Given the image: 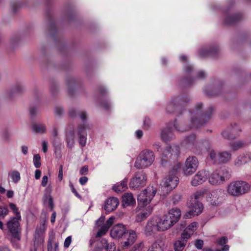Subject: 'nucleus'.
Wrapping results in <instances>:
<instances>
[{
    "label": "nucleus",
    "mask_w": 251,
    "mask_h": 251,
    "mask_svg": "<svg viewBox=\"0 0 251 251\" xmlns=\"http://www.w3.org/2000/svg\"><path fill=\"white\" fill-rule=\"evenodd\" d=\"M151 120L149 118H145L144 121V126L146 129H148L151 126Z\"/></svg>",
    "instance_id": "e2e57ef3"
},
{
    "label": "nucleus",
    "mask_w": 251,
    "mask_h": 251,
    "mask_svg": "<svg viewBox=\"0 0 251 251\" xmlns=\"http://www.w3.org/2000/svg\"><path fill=\"white\" fill-rule=\"evenodd\" d=\"M48 182V177L47 176H44L42 177L41 185L43 187H46Z\"/></svg>",
    "instance_id": "774afa93"
},
{
    "label": "nucleus",
    "mask_w": 251,
    "mask_h": 251,
    "mask_svg": "<svg viewBox=\"0 0 251 251\" xmlns=\"http://www.w3.org/2000/svg\"><path fill=\"white\" fill-rule=\"evenodd\" d=\"M181 145L182 146L195 151L197 147L196 135L192 134L186 137L181 142Z\"/></svg>",
    "instance_id": "a211bd4d"
},
{
    "label": "nucleus",
    "mask_w": 251,
    "mask_h": 251,
    "mask_svg": "<svg viewBox=\"0 0 251 251\" xmlns=\"http://www.w3.org/2000/svg\"><path fill=\"white\" fill-rule=\"evenodd\" d=\"M135 203V200L131 193H126L122 198V204L124 206L132 205Z\"/></svg>",
    "instance_id": "7c9ffc66"
},
{
    "label": "nucleus",
    "mask_w": 251,
    "mask_h": 251,
    "mask_svg": "<svg viewBox=\"0 0 251 251\" xmlns=\"http://www.w3.org/2000/svg\"><path fill=\"white\" fill-rule=\"evenodd\" d=\"M180 153V148L178 145L167 146L163 151L161 155L162 164L169 161L171 159H176Z\"/></svg>",
    "instance_id": "9b49d317"
},
{
    "label": "nucleus",
    "mask_w": 251,
    "mask_h": 251,
    "mask_svg": "<svg viewBox=\"0 0 251 251\" xmlns=\"http://www.w3.org/2000/svg\"><path fill=\"white\" fill-rule=\"evenodd\" d=\"M206 76L207 75L204 71H200L197 73L196 77L198 79H203L205 78Z\"/></svg>",
    "instance_id": "864d4df0"
},
{
    "label": "nucleus",
    "mask_w": 251,
    "mask_h": 251,
    "mask_svg": "<svg viewBox=\"0 0 251 251\" xmlns=\"http://www.w3.org/2000/svg\"><path fill=\"white\" fill-rule=\"evenodd\" d=\"M111 236L113 238L121 239L122 247L127 249L132 245L137 239V235L135 231L127 230L125 226L119 224L115 225L111 230Z\"/></svg>",
    "instance_id": "f03ea898"
},
{
    "label": "nucleus",
    "mask_w": 251,
    "mask_h": 251,
    "mask_svg": "<svg viewBox=\"0 0 251 251\" xmlns=\"http://www.w3.org/2000/svg\"><path fill=\"white\" fill-rule=\"evenodd\" d=\"M100 105L105 110H108L110 107V104L106 99L99 100Z\"/></svg>",
    "instance_id": "79ce46f5"
},
{
    "label": "nucleus",
    "mask_w": 251,
    "mask_h": 251,
    "mask_svg": "<svg viewBox=\"0 0 251 251\" xmlns=\"http://www.w3.org/2000/svg\"><path fill=\"white\" fill-rule=\"evenodd\" d=\"M12 237H10V241H11V242L12 243V246H13V247L16 248V249H18L20 248V244L17 243V241H20V240H18V239H15V240H12Z\"/></svg>",
    "instance_id": "0e129e2a"
},
{
    "label": "nucleus",
    "mask_w": 251,
    "mask_h": 251,
    "mask_svg": "<svg viewBox=\"0 0 251 251\" xmlns=\"http://www.w3.org/2000/svg\"><path fill=\"white\" fill-rule=\"evenodd\" d=\"M54 237L53 236H50L48 241L47 250L48 251H52V243Z\"/></svg>",
    "instance_id": "49530a36"
},
{
    "label": "nucleus",
    "mask_w": 251,
    "mask_h": 251,
    "mask_svg": "<svg viewBox=\"0 0 251 251\" xmlns=\"http://www.w3.org/2000/svg\"><path fill=\"white\" fill-rule=\"evenodd\" d=\"M208 155L214 164L226 163L231 159V154L227 151L217 154L213 150H210Z\"/></svg>",
    "instance_id": "ddd939ff"
},
{
    "label": "nucleus",
    "mask_w": 251,
    "mask_h": 251,
    "mask_svg": "<svg viewBox=\"0 0 251 251\" xmlns=\"http://www.w3.org/2000/svg\"><path fill=\"white\" fill-rule=\"evenodd\" d=\"M207 179V173L204 170L199 171L192 178L191 181L192 185L197 186L202 184Z\"/></svg>",
    "instance_id": "4be33fe9"
},
{
    "label": "nucleus",
    "mask_w": 251,
    "mask_h": 251,
    "mask_svg": "<svg viewBox=\"0 0 251 251\" xmlns=\"http://www.w3.org/2000/svg\"><path fill=\"white\" fill-rule=\"evenodd\" d=\"M204 192L202 191H197L194 194V197L195 199L194 201H197L200 197L203 196Z\"/></svg>",
    "instance_id": "052dcab7"
},
{
    "label": "nucleus",
    "mask_w": 251,
    "mask_h": 251,
    "mask_svg": "<svg viewBox=\"0 0 251 251\" xmlns=\"http://www.w3.org/2000/svg\"><path fill=\"white\" fill-rule=\"evenodd\" d=\"M231 175L228 169L221 167L211 173L209 176V182L213 185H220L229 179Z\"/></svg>",
    "instance_id": "0eeeda50"
},
{
    "label": "nucleus",
    "mask_w": 251,
    "mask_h": 251,
    "mask_svg": "<svg viewBox=\"0 0 251 251\" xmlns=\"http://www.w3.org/2000/svg\"><path fill=\"white\" fill-rule=\"evenodd\" d=\"M23 92V87L20 84H18L12 89V94L21 93Z\"/></svg>",
    "instance_id": "8fccbe9b"
},
{
    "label": "nucleus",
    "mask_w": 251,
    "mask_h": 251,
    "mask_svg": "<svg viewBox=\"0 0 251 251\" xmlns=\"http://www.w3.org/2000/svg\"><path fill=\"white\" fill-rule=\"evenodd\" d=\"M63 165H61L59 166V172H58V179L59 181H61L63 179Z\"/></svg>",
    "instance_id": "338daca9"
},
{
    "label": "nucleus",
    "mask_w": 251,
    "mask_h": 251,
    "mask_svg": "<svg viewBox=\"0 0 251 251\" xmlns=\"http://www.w3.org/2000/svg\"><path fill=\"white\" fill-rule=\"evenodd\" d=\"M246 143L242 141H237L230 143V147L233 151H237L243 148Z\"/></svg>",
    "instance_id": "c9c22d12"
},
{
    "label": "nucleus",
    "mask_w": 251,
    "mask_h": 251,
    "mask_svg": "<svg viewBox=\"0 0 251 251\" xmlns=\"http://www.w3.org/2000/svg\"><path fill=\"white\" fill-rule=\"evenodd\" d=\"M33 164L36 168H39L41 167V157L39 154H36L34 155Z\"/></svg>",
    "instance_id": "58836bf2"
},
{
    "label": "nucleus",
    "mask_w": 251,
    "mask_h": 251,
    "mask_svg": "<svg viewBox=\"0 0 251 251\" xmlns=\"http://www.w3.org/2000/svg\"><path fill=\"white\" fill-rule=\"evenodd\" d=\"M250 160V157L245 154L240 155L235 161V165L240 166L247 163Z\"/></svg>",
    "instance_id": "f704fd0d"
},
{
    "label": "nucleus",
    "mask_w": 251,
    "mask_h": 251,
    "mask_svg": "<svg viewBox=\"0 0 251 251\" xmlns=\"http://www.w3.org/2000/svg\"><path fill=\"white\" fill-rule=\"evenodd\" d=\"M221 88H215L211 92L207 91L206 92V93L208 96L212 97L219 95L220 93L221 92Z\"/></svg>",
    "instance_id": "37998d69"
},
{
    "label": "nucleus",
    "mask_w": 251,
    "mask_h": 251,
    "mask_svg": "<svg viewBox=\"0 0 251 251\" xmlns=\"http://www.w3.org/2000/svg\"><path fill=\"white\" fill-rule=\"evenodd\" d=\"M46 17L49 22V33L51 36L54 38L57 35V30L52 13L47 10L46 12Z\"/></svg>",
    "instance_id": "aec40b11"
},
{
    "label": "nucleus",
    "mask_w": 251,
    "mask_h": 251,
    "mask_svg": "<svg viewBox=\"0 0 251 251\" xmlns=\"http://www.w3.org/2000/svg\"><path fill=\"white\" fill-rule=\"evenodd\" d=\"M178 181L179 179L176 175L169 174L167 177L164 178L161 185L166 189L167 192H170L177 186Z\"/></svg>",
    "instance_id": "2eb2a0df"
},
{
    "label": "nucleus",
    "mask_w": 251,
    "mask_h": 251,
    "mask_svg": "<svg viewBox=\"0 0 251 251\" xmlns=\"http://www.w3.org/2000/svg\"><path fill=\"white\" fill-rule=\"evenodd\" d=\"M69 114L70 117L72 118L79 117L81 121L84 123L87 119V114L86 112L78 110L75 108H71L69 110Z\"/></svg>",
    "instance_id": "cd10ccee"
},
{
    "label": "nucleus",
    "mask_w": 251,
    "mask_h": 251,
    "mask_svg": "<svg viewBox=\"0 0 251 251\" xmlns=\"http://www.w3.org/2000/svg\"><path fill=\"white\" fill-rule=\"evenodd\" d=\"M193 67L190 65H186L184 67V70L186 75L188 76L183 78L180 81V84L187 87L191 85L194 82V79L189 76L190 74L193 71Z\"/></svg>",
    "instance_id": "412c9836"
},
{
    "label": "nucleus",
    "mask_w": 251,
    "mask_h": 251,
    "mask_svg": "<svg viewBox=\"0 0 251 251\" xmlns=\"http://www.w3.org/2000/svg\"><path fill=\"white\" fill-rule=\"evenodd\" d=\"M108 230V229L107 226H100V228L99 229L95 237H93L95 238H100V237L104 235L107 233Z\"/></svg>",
    "instance_id": "4c0bfd02"
},
{
    "label": "nucleus",
    "mask_w": 251,
    "mask_h": 251,
    "mask_svg": "<svg viewBox=\"0 0 251 251\" xmlns=\"http://www.w3.org/2000/svg\"><path fill=\"white\" fill-rule=\"evenodd\" d=\"M105 221V217L104 216H101L96 222V225L98 226H103V223Z\"/></svg>",
    "instance_id": "4d7b16f0"
},
{
    "label": "nucleus",
    "mask_w": 251,
    "mask_h": 251,
    "mask_svg": "<svg viewBox=\"0 0 251 251\" xmlns=\"http://www.w3.org/2000/svg\"><path fill=\"white\" fill-rule=\"evenodd\" d=\"M9 210L6 207L0 206V216L4 217L8 214Z\"/></svg>",
    "instance_id": "3c124183"
},
{
    "label": "nucleus",
    "mask_w": 251,
    "mask_h": 251,
    "mask_svg": "<svg viewBox=\"0 0 251 251\" xmlns=\"http://www.w3.org/2000/svg\"><path fill=\"white\" fill-rule=\"evenodd\" d=\"M72 242V237L71 236H68L67 237L64 243V246L65 248H68L69 246L70 245Z\"/></svg>",
    "instance_id": "680f3d73"
},
{
    "label": "nucleus",
    "mask_w": 251,
    "mask_h": 251,
    "mask_svg": "<svg viewBox=\"0 0 251 251\" xmlns=\"http://www.w3.org/2000/svg\"><path fill=\"white\" fill-rule=\"evenodd\" d=\"M219 53V48L217 45L211 46L209 49L201 48L200 50V55L201 57L211 56L216 58Z\"/></svg>",
    "instance_id": "6ab92c4d"
},
{
    "label": "nucleus",
    "mask_w": 251,
    "mask_h": 251,
    "mask_svg": "<svg viewBox=\"0 0 251 251\" xmlns=\"http://www.w3.org/2000/svg\"><path fill=\"white\" fill-rule=\"evenodd\" d=\"M202 204L198 201H194L190 205V210L185 215L186 218H191L192 217L197 216L201 214L203 210Z\"/></svg>",
    "instance_id": "f3484780"
},
{
    "label": "nucleus",
    "mask_w": 251,
    "mask_h": 251,
    "mask_svg": "<svg viewBox=\"0 0 251 251\" xmlns=\"http://www.w3.org/2000/svg\"><path fill=\"white\" fill-rule=\"evenodd\" d=\"M22 4L20 2L14 1L11 3V10L14 13L17 12L19 9L22 6Z\"/></svg>",
    "instance_id": "ea45409f"
},
{
    "label": "nucleus",
    "mask_w": 251,
    "mask_h": 251,
    "mask_svg": "<svg viewBox=\"0 0 251 251\" xmlns=\"http://www.w3.org/2000/svg\"><path fill=\"white\" fill-rule=\"evenodd\" d=\"M199 165V161L195 156H189L185 162L184 166L182 168L184 175L190 176L194 174L197 170Z\"/></svg>",
    "instance_id": "f8f14e48"
},
{
    "label": "nucleus",
    "mask_w": 251,
    "mask_h": 251,
    "mask_svg": "<svg viewBox=\"0 0 251 251\" xmlns=\"http://www.w3.org/2000/svg\"><path fill=\"white\" fill-rule=\"evenodd\" d=\"M153 149L157 151L161 152L162 151V149L161 148V145L159 143H155L153 145Z\"/></svg>",
    "instance_id": "69168bd1"
},
{
    "label": "nucleus",
    "mask_w": 251,
    "mask_h": 251,
    "mask_svg": "<svg viewBox=\"0 0 251 251\" xmlns=\"http://www.w3.org/2000/svg\"><path fill=\"white\" fill-rule=\"evenodd\" d=\"M153 152L148 149L143 150L137 156L134 167L138 169H142L151 166L154 161Z\"/></svg>",
    "instance_id": "39448f33"
},
{
    "label": "nucleus",
    "mask_w": 251,
    "mask_h": 251,
    "mask_svg": "<svg viewBox=\"0 0 251 251\" xmlns=\"http://www.w3.org/2000/svg\"><path fill=\"white\" fill-rule=\"evenodd\" d=\"M98 91L100 95L102 97L104 96L107 94L106 90L101 86L98 87Z\"/></svg>",
    "instance_id": "6e6d98bb"
},
{
    "label": "nucleus",
    "mask_w": 251,
    "mask_h": 251,
    "mask_svg": "<svg viewBox=\"0 0 251 251\" xmlns=\"http://www.w3.org/2000/svg\"><path fill=\"white\" fill-rule=\"evenodd\" d=\"M250 184L245 181L238 180L231 182L227 186V193L233 197H238L248 192Z\"/></svg>",
    "instance_id": "423d86ee"
},
{
    "label": "nucleus",
    "mask_w": 251,
    "mask_h": 251,
    "mask_svg": "<svg viewBox=\"0 0 251 251\" xmlns=\"http://www.w3.org/2000/svg\"><path fill=\"white\" fill-rule=\"evenodd\" d=\"M94 243H96V245L93 251H101L103 249H105L106 251H115V245L112 244H108L107 240L104 238L97 239L92 237L89 241V246L92 247Z\"/></svg>",
    "instance_id": "9d476101"
},
{
    "label": "nucleus",
    "mask_w": 251,
    "mask_h": 251,
    "mask_svg": "<svg viewBox=\"0 0 251 251\" xmlns=\"http://www.w3.org/2000/svg\"><path fill=\"white\" fill-rule=\"evenodd\" d=\"M241 132V129L240 127L236 124H234L233 125H231L229 127L223 130L221 134L225 139L233 140L236 138Z\"/></svg>",
    "instance_id": "dca6fc26"
},
{
    "label": "nucleus",
    "mask_w": 251,
    "mask_h": 251,
    "mask_svg": "<svg viewBox=\"0 0 251 251\" xmlns=\"http://www.w3.org/2000/svg\"><path fill=\"white\" fill-rule=\"evenodd\" d=\"M32 128L35 133H44L46 130V127L44 125L34 123L32 124Z\"/></svg>",
    "instance_id": "72a5a7b5"
},
{
    "label": "nucleus",
    "mask_w": 251,
    "mask_h": 251,
    "mask_svg": "<svg viewBox=\"0 0 251 251\" xmlns=\"http://www.w3.org/2000/svg\"><path fill=\"white\" fill-rule=\"evenodd\" d=\"M195 246L198 249H201L203 246V241L201 239H197L195 242Z\"/></svg>",
    "instance_id": "5fc2aeb1"
},
{
    "label": "nucleus",
    "mask_w": 251,
    "mask_h": 251,
    "mask_svg": "<svg viewBox=\"0 0 251 251\" xmlns=\"http://www.w3.org/2000/svg\"><path fill=\"white\" fill-rule=\"evenodd\" d=\"M68 127H69V129H67L66 133V141L68 147L72 148L74 146L75 143V129L74 127H71V126Z\"/></svg>",
    "instance_id": "bb28decb"
},
{
    "label": "nucleus",
    "mask_w": 251,
    "mask_h": 251,
    "mask_svg": "<svg viewBox=\"0 0 251 251\" xmlns=\"http://www.w3.org/2000/svg\"><path fill=\"white\" fill-rule=\"evenodd\" d=\"M202 105L201 102L198 103L193 111H189L191 116V125L188 129H184L181 127H178L176 120H175L173 123L169 124L165 128L162 130V140L167 142L174 139L175 138L173 133L174 129L178 131L184 132L192 128H198L208 121L213 112V108L210 106L204 113H202L201 111Z\"/></svg>",
    "instance_id": "f257e3e1"
},
{
    "label": "nucleus",
    "mask_w": 251,
    "mask_h": 251,
    "mask_svg": "<svg viewBox=\"0 0 251 251\" xmlns=\"http://www.w3.org/2000/svg\"><path fill=\"white\" fill-rule=\"evenodd\" d=\"M227 243V238L226 236H223L218 241V244L220 246H223L226 245V244Z\"/></svg>",
    "instance_id": "603ef678"
},
{
    "label": "nucleus",
    "mask_w": 251,
    "mask_h": 251,
    "mask_svg": "<svg viewBox=\"0 0 251 251\" xmlns=\"http://www.w3.org/2000/svg\"><path fill=\"white\" fill-rule=\"evenodd\" d=\"M66 83L69 94L71 96L73 95L77 85L76 79L73 77H68L66 79Z\"/></svg>",
    "instance_id": "c756f323"
},
{
    "label": "nucleus",
    "mask_w": 251,
    "mask_h": 251,
    "mask_svg": "<svg viewBox=\"0 0 251 251\" xmlns=\"http://www.w3.org/2000/svg\"><path fill=\"white\" fill-rule=\"evenodd\" d=\"M119 204V201L117 198L115 197H110L108 198L105 202L104 209L109 213L114 210Z\"/></svg>",
    "instance_id": "b1692460"
},
{
    "label": "nucleus",
    "mask_w": 251,
    "mask_h": 251,
    "mask_svg": "<svg viewBox=\"0 0 251 251\" xmlns=\"http://www.w3.org/2000/svg\"><path fill=\"white\" fill-rule=\"evenodd\" d=\"M11 177L14 182L17 183L20 180V174L18 171H13L11 174Z\"/></svg>",
    "instance_id": "a19ab883"
},
{
    "label": "nucleus",
    "mask_w": 251,
    "mask_h": 251,
    "mask_svg": "<svg viewBox=\"0 0 251 251\" xmlns=\"http://www.w3.org/2000/svg\"><path fill=\"white\" fill-rule=\"evenodd\" d=\"M181 167V163H177L172 168L171 172L170 173L171 174H175L177 173Z\"/></svg>",
    "instance_id": "de8ad7c7"
},
{
    "label": "nucleus",
    "mask_w": 251,
    "mask_h": 251,
    "mask_svg": "<svg viewBox=\"0 0 251 251\" xmlns=\"http://www.w3.org/2000/svg\"><path fill=\"white\" fill-rule=\"evenodd\" d=\"M114 218L113 217L109 218L106 222V223L104 224L103 226H106L109 229V227L112 226L113 223Z\"/></svg>",
    "instance_id": "bf43d9fd"
},
{
    "label": "nucleus",
    "mask_w": 251,
    "mask_h": 251,
    "mask_svg": "<svg viewBox=\"0 0 251 251\" xmlns=\"http://www.w3.org/2000/svg\"><path fill=\"white\" fill-rule=\"evenodd\" d=\"M147 251H163V250L159 244L154 243L152 244Z\"/></svg>",
    "instance_id": "c03bdc74"
},
{
    "label": "nucleus",
    "mask_w": 251,
    "mask_h": 251,
    "mask_svg": "<svg viewBox=\"0 0 251 251\" xmlns=\"http://www.w3.org/2000/svg\"><path fill=\"white\" fill-rule=\"evenodd\" d=\"M198 227V224L197 222H193L187 226L181 233L183 237L186 239H190L194 232L197 230Z\"/></svg>",
    "instance_id": "a878e982"
},
{
    "label": "nucleus",
    "mask_w": 251,
    "mask_h": 251,
    "mask_svg": "<svg viewBox=\"0 0 251 251\" xmlns=\"http://www.w3.org/2000/svg\"><path fill=\"white\" fill-rule=\"evenodd\" d=\"M156 193V189L153 186H148L138 195L137 198L138 205L140 207L147 205L151 202Z\"/></svg>",
    "instance_id": "1a4fd4ad"
},
{
    "label": "nucleus",
    "mask_w": 251,
    "mask_h": 251,
    "mask_svg": "<svg viewBox=\"0 0 251 251\" xmlns=\"http://www.w3.org/2000/svg\"><path fill=\"white\" fill-rule=\"evenodd\" d=\"M89 128L88 125L83 124L78 126V135L79 136V143L81 147H84L86 143V134L85 131Z\"/></svg>",
    "instance_id": "5701e85b"
},
{
    "label": "nucleus",
    "mask_w": 251,
    "mask_h": 251,
    "mask_svg": "<svg viewBox=\"0 0 251 251\" xmlns=\"http://www.w3.org/2000/svg\"><path fill=\"white\" fill-rule=\"evenodd\" d=\"M18 218H11L6 223V226L12 240H21L22 228L20 226V221Z\"/></svg>",
    "instance_id": "6e6552de"
},
{
    "label": "nucleus",
    "mask_w": 251,
    "mask_h": 251,
    "mask_svg": "<svg viewBox=\"0 0 251 251\" xmlns=\"http://www.w3.org/2000/svg\"><path fill=\"white\" fill-rule=\"evenodd\" d=\"M9 207L15 215V217H13L12 218H18L19 219H21L20 212L19 211L18 208L17 207L16 205L13 203L11 202L9 204Z\"/></svg>",
    "instance_id": "e433bc0d"
},
{
    "label": "nucleus",
    "mask_w": 251,
    "mask_h": 251,
    "mask_svg": "<svg viewBox=\"0 0 251 251\" xmlns=\"http://www.w3.org/2000/svg\"><path fill=\"white\" fill-rule=\"evenodd\" d=\"M182 199V196L179 194H176L172 197V202L174 205L178 203Z\"/></svg>",
    "instance_id": "a18cd8bd"
},
{
    "label": "nucleus",
    "mask_w": 251,
    "mask_h": 251,
    "mask_svg": "<svg viewBox=\"0 0 251 251\" xmlns=\"http://www.w3.org/2000/svg\"><path fill=\"white\" fill-rule=\"evenodd\" d=\"M189 100L190 99L186 94L174 96L167 104L166 111L169 113H176L180 115Z\"/></svg>",
    "instance_id": "20e7f679"
},
{
    "label": "nucleus",
    "mask_w": 251,
    "mask_h": 251,
    "mask_svg": "<svg viewBox=\"0 0 251 251\" xmlns=\"http://www.w3.org/2000/svg\"><path fill=\"white\" fill-rule=\"evenodd\" d=\"M127 178H125L120 184H115L113 186V190L117 193L125 191L127 189Z\"/></svg>",
    "instance_id": "2f4dec72"
},
{
    "label": "nucleus",
    "mask_w": 251,
    "mask_h": 251,
    "mask_svg": "<svg viewBox=\"0 0 251 251\" xmlns=\"http://www.w3.org/2000/svg\"><path fill=\"white\" fill-rule=\"evenodd\" d=\"M46 198L48 197V205L49 207L50 208L51 211H52L54 208V203L53 201V199L50 194L48 196H46Z\"/></svg>",
    "instance_id": "09e8293b"
},
{
    "label": "nucleus",
    "mask_w": 251,
    "mask_h": 251,
    "mask_svg": "<svg viewBox=\"0 0 251 251\" xmlns=\"http://www.w3.org/2000/svg\"><path fill=\"white\" fill-rule=\"evenodd\" d=\"M168 217H170V220L172 221L174 225L176 224L181 216V211L179 209L176 208H172L167 214H166Z\"/></svg>",
    "instance_id": "c85d7f7f"
},
{
    "label": "nucleus",
    "mask_w": 251,
    "mask_h": 251,
    "mask_svg": "<svg viewBox=\"0 0 251 251\" xmlns=\"http://www.w3.org/2000/svg\"><path fill=\"white\" fill-rule=\"evenodd\" d=\"M152 211V208L150 206L147 207L145 211H143L139 213L136 217V221L137 222H141L145 220L151 214Z\"/></svg>",
    "instance_id": "473e14b6"
},
{
    "label": "nucleus",
    "mask_w": 251,
    "mask_h": 251,
    "mask_svg": "<svg viewBox=\"0 0 251 251\" xmlns=\"http://www.w3.org/2000/svg\"><path fill=\"white\" fill-rule=\"evenodd\" d=\"M88 167L87 166H84L82 167L80 171L79 174L81 175H85L88 174Z\"/></svg>",
    "instance_id": "13d9d810"
},
{
    "label": "nucleus",
    "mask_w": 251,
    "mask_h": 251,
    "mask_svg": "<svg viewBox=\"0 0 251 251\" xmlns=\"http://www.w3.org/2000/svg\"><path fill=\"white\" fill-rule=\"evenodd\" d=\"M147 181V177L143 171L137 172L134 176L132 178L129 183V186L133 188H138L144 187Z\"/></svg>",
    "instance_id": "4468645a"
},
{
    "label": "nucleus",
    "mask_w": 251,
    "mask_h": 251,
    "mask_svg": "<svg viewBox=\"0 0 251 251\" xmlns=\"http://www.w3.org/2000/svg\"><path fill=\"white\" fill-rule=\"evenodd\" d=\"M242 19L243 15L241 13H237L232 15L226 16L224 23L226 25H233L240 21Z\"/></svg>",
    "instance_id": "393cba45"
},
{
    "label": "nucleus",
    "mask_w": 251,
    "mask_h": 251,
    "mask_svg": "<svg viewBox=\"0 0 251 251\" xmlns=\"http://www.w3.org/2000/svg\"><path fill=\"white\" fill-rule=\"evenodd\" d=\"M174 225L170 217L166 214L162 216H156L149 220L145 227L147 236L151 235L157 231H164L171 228Z\"/></svg>",
    "instance_id": "7ed1b4c3"
}]
</instances>
